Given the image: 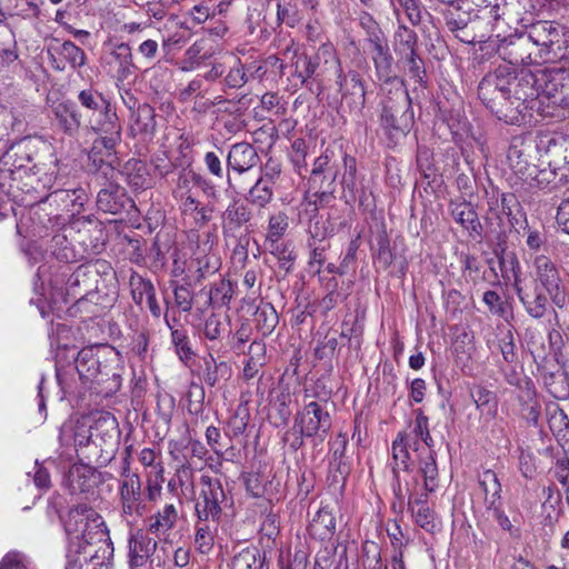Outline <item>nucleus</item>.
Returning a JSON list of instances; mask_svg holds the SVG:
<instances>
[{
	"mask_svg": "<svg viewBox=\"0 0 569 569\" xmlns=\"http://www.w3.org/2000/svg\"><path fill=\"white\" fill-rule=\"evenodd\" d=\"M288 216L279 211L273 213L268 219V228L266 233V243L279 241L288 229Z\"/></svg>",
	"mask_w": 569,
	"mask_h": 569,
	"instance_id": "nucleus-54",
	"label": "nucleus"
},
{
	"mask_svg": "<svg viewBox=\"0 0 569 569\" xmlns=\"http://www.w3.org/2000/svg\"><path fill=\"white\" fill-rule=\"evenodd\" d=\"M52 201L60 203L71 214L80 213L88 201V193L83 188L57 189L49 196Z\"/></svg>",
	"mask_w": 569,
	"mask_h": 569,
	"instance_id": "nucleus-37",
	"label": "nucleus"
},
{
	"mask_svg": "<svg viewBox=\"0 0 569 569\" xmlns=\"http://www.w3.org/2000/svg\"><path fill=\"white\" fill-rule=\"evenodd\" d=\"M74 368L82 383L100 382V377L108 376L107 366H102L99 356L93 347L83 348L78 352L74 361Z\"/></svg>",
	"mask_w": 569,
	"mask_h": 569,
	"instance_id": "nucleus-22",
	"label": "nucleus"
},
{
	"mask_svg": "<svg viewBox=\"0 0 569 569\" xmlns=\"http://www.w3.org/2000/svg\"><path fill=\"white\" fill-rule=\"evenodd\" d=\"M322 62L325 64L323 72L329 69L339 70L340 61L331 46H321L316 54L311 57L295 53L292 57V76L300 84H305L308 79L317 74V70Z\"/></svg>",
	"mask_w": 569,
	"mask_h": 569,
	"instance_id": "nucleus-12",
	"label": "nucleus"
},
{
	"mask_svg": "<svg viewBox=\"0 0 569 569\" xmlns=\"http://www.w3.org/2000/svg\"><path fill=\"white\" fill-rule=\"evenodd\" d=\"M419 472L423 478L426 493L435 492L439 487V473L433 449L420 459Z\"/></svg>",
	"mask_w": 569,
	"mask_h": 569,
	"instance_id": "nucleus-41",
	"label": "nucleus"
},
{
	"mask_svg": "<svg viewBox=\"0 0 569 569\" xmlns=\"http://www.w3.org/2000/svg\"><path fill=\"white\" fill-rule=\"evenodd\" d=\"M232 298V286L230 281L221 279L214 282L209 291V303L213 307L228 306Z\"/></svg>",
	"mask_w": 569,
	"mask_h": 569,
	"instance_id": "nucleus-58",
	"label": "nucleus"
},
{
	"mask_svg": "<svg viewBox=\"0 0 569 569\" xmlns=\"http://www.w3.org/2000/svg\"><path fill=\"white\" fill-rule=\"evenodd\" d=\"M158 542L150 536L137 532L129 539V565L132 569L146 567L152 562Z\"/></svg>",
	"mask_w": 569,
	"mask_h": 569,
	"instance_id": "nucleus-27",
	"label": "nucleus"
},
{
	"mask_svg": "<svg viewBox=\"0 0 569 569\" xmlns=\"http://www.w3.org/2000/svg\"><path fill=\"white\" fill-rule=\"evenodd\" d=\"M540 59L569 58V27L556 21L539 20L525 31Z\"/></svg>",
	"mask_w": 569,
	"mask_h": 569,
	"instance_id": "nucleus-4",
	"label": "nucleus"
},
{
	"mask_svg": "<svg viewBox=\"0 0 569 569\" xmlns=\"http://www.w3.org/2000/svg\"><path fill=\"white\" fill-rule=\"evenodd\" d=\"M272 198L273 191L262 178H258L256 183L249 189L248 200L260 208L266 207Z\"/></svg>",
	"mask_w": 569,
	"mask_h": 569,
	"instance_id": "nucleus-57",
	"label": "nucleus"
},
{
	"mask_svg": "<svg viewBox=\"0 0 569 569\" xmlns=\"http://www.w3.org/2000/svg\"><path fill=\"white\" fill-rule=\"evenodd\" d=\"M179 520V511L174 503H166L147 519V531L161 539L167 537Z\"/></svg>",
	"mask_w": 569,
	"mask_h": 569,
	"instance_id": "nucleus-28",
	"label": "nucleus"
},
{
	"mask_svg": "<svg viewBox=\"0 0 569 569\" xmlns=\"http://www.w3.org/2000/svg\"><path fill=\"white\" fill-rule=\"evenodd\" d=\"M130 134L142 141L150 140L156 132L154 109L148 104H140L130 118Z\"/></svg>",
	"mask_w": 569,
	"mask_h": 569,
	"instance_id": "nucleus-29",
	"label": "nucleus"
},
{
	"mask_svg": "<svg viewBox=\"0 0 569 569\" xmlns=\"http://www.w3.org/2000/svg\"><path fill=\"white\" fill-rule=\"evenodd\" d=\"M512 272L515 276V289L526 311L532 318H542L547 311L548 297L542 292V288L538 284L522 286L518 276L520 269L519 262L516 259L511 260Z\"/></svg>",
	"mask_w": 569,
	"mask_h": 569,
	"instance_id": "nucleus-17",
	"label": "nucleus"
},
{
	"mask_svg": "<svg viewBox=\"0 0 569 569\" xmlns=\"http://www.w3.org/2000/svg\"><path fill=\"white\" fill-rule=\"evenodd\" d=\"M409 448L413 449L415 451L419 450L417 442H411L410 435H406V432H399L392 442V459L395 462V470H410L411 461Z\"/></svg>",
	"mask_w": 569,
	"mask_h": 569,
	"instance_id": "nucleus-38",
	"label": "nucleus"
},
{
	"mask_svg": "<svg viewBox=\"0 0 569 569\" xmlns=\"http://www.w3.org/2000/svg\"><path fill=\"white\" fill-rule=\"evenodd\" d=\"M53 124L68 137H76L81 128V113L69 100H57L50 104Z\"/></svg>",
	"mask_w": 569,
	"mask_h": 569,
	"instance_id": "nucleus-21",
	"label": "nucleus"
},
{
	"mask_svg": "<svg viewBox=\"0 0 569 569\" xmlns=\"http://www.w3.org/2000/svg\"><path fill=\"white\" fill-rule=\"evenodd\" d=\"M17 41L14 32L9 26L0 27V58L6 64H10L18 59Z\"/></svg>",
	"mask_w": 569,
	"mask_h": 569,
	"instance_id": "nucleus-50",
	"label": "nucleus"
},
{
	"mask_svg": "<svg viewBox=\"0 0 569 569\" xmlns=\"http://www.w3.org/2000/svg\"><path fill=\"white\" fill-rule=\"evenodd\" d=\"M529 149L530 146H527L521 139H515L507 152L509 167L515 174L526 182L535 179L537 173V168L529 161Z\"/></svg>",
	"mask_w": 569,
	"mask_h": 569,
	"instance_id": "nucleus-24",
	"label": "nucleus"
},
{
	"mask_svg": "<svg viewBox=\"0 0 569 569\" xmlns=\"http://www.w3.org/2000/svg\"><path fill=\"white\" fill-rule=\"evenodd\" d=\"M197 266L198 280L204 279L207 276L214 273L220 268L219 258L211 252L208 253H196L193 260Z\"/></svg>",
	"mask_w": 569,
	"mask_h": 569,
	"instance_id": "nucleus-60",
	"label": "nucleus"
},
{
	"mask_svg": "<svg viewBox=\"0 0 569 569\" xmlns=\"http://www.w3.org/2000/svg\"><path fill=\"white\" fill-rule=\"evenodd\" d=\"M124 169L128 183L134 189H146L150 186L151 179L147 166L142 161H129Z\"/></svg>",
	"mask_w": 569,
	"mask_h": 569,
	"instance_id": "nucleus-49",
	"label": "nucleus"
},
{
	"mask_svg": "<svg viewBox=\"0 0 569 569\" xmlns=\"http://www.w3.org/2000/svg\"><path fill=\"white\" fill-rule=\"evenodd\" d=\"M331 416L326 402L310 401L296 416L295 427L301 436L325 440L331 429Z\"/></svg>",
	"mask_w": 569,
	"mask_h": 569,
	"instance_id": "nucleus-10",
	"label": "nucleus"
},
{
	"mask_svg": "<svg viewBox=\"0 0 569 569\" xmlns=\"http://www.w3.org/2000/svg\"><path fill=\"white\" fill-rule=\"evenodd\" d=\"M532 268L533 284L541 287L556 306L562 307L566 302V293L557 264L549 257L537 254L533 258Z\"/></svg>",
	"mask_w": 569,
	"mask_h": 569,
	"instance_id": "nucleus-11",
	"label": "nucleus"
},
{
	"mask_svg": "<svg viewBox=\"0 0 569 569\" xmlns=\"http://www.w3.org/2000/svg\"><path fill=\"white\" fill-rule=\"evenodd\" d=\"M483 303L488 307L490 313L507 319L509 315L508 303L495 290H487L482 296Z\"/></svg>",
	"mask_w": 569,
	"mask_h": 569,
	"instance_id": "nucleus-61",
	"label": "nucleus"
},
{
	"mask_svg": "<svg viewBox=\"0 0 569 569\" xmlns=\"http://www.w3.org/2000/svg\"><path fill=\"white\" fill-rule=\"evenodd\" d=\"M230 320L219 313H211L203 322V335L209 340H217L227 330Z\"/></svg>",
	"mask_w": 569,
	"mask_h": 569,
	"instance_id": "nucleus-59",
	"label": "nucleus"
},
{
	"mask_svg": "<svg viewBox=\"0 0 569 569\" xmlns=\"http://www.w3.org/2000/svg\"><path fill=\"white\" fill-rule=\"evenodd\" d=\"M232 505V497L227 492L219 479L209 476L200 478V490L194 499V516L197 520L220 523L226 511Z\"/></svg>",
	"mask_w": 569,
	"mask_h": 569,
	"instance_id": "nucleus-5",
	"label": "nucleus"
},
{
	"mask_svg": "<svg viewBox=\"0 0 569 569\" xmlns=\"http://www.w3.org/2000/svg\"><path fill=\"white\" fill-rule=\"evenodd\" d=\"M243 482L247 491L256 498L263 497L268 493L272 485L269 476L259 471L243 475Z\"/></svg>",
	"mask_w": 569,
	"mask_h": 569,
	"instance_id": "nucleus-52",
	"label": "nucleus"
},
{
	"mask_svg": "<svg viewBox=\"0 0 569 569\" xmlns=\"http://www.w3.org/2000/svg\"><path fill=\"white\" fill-rule=\"evenodd\" d=\"M167 326L171 330V341L176 348V352L182 361L191 359L193 352L190 347L189 337L183 329H173L170 325L168 317H164Z\"/></svg>",
	"mask_w": 569,
	"mask_h": 569,
	"instance_id": "nucleus-56",
	"label": "nucleus"
},
{
	"mask_svg": "<svg viewBox=\"0 0 569 569\" xmlns=\"http://www.w3.org/2000/svg\"><path fill=\"white\" fill-rule=\"evenodd\" d=\"M232 373L231 367L226 361H218L212 355L203 358L201 378L209 387H216L221 381L230 379Z\"/></svg>",
	"mask_w": 569,
	"mask_h": 569,
	"instance_id": "nucleus-36",
	"label": "nucleus"
},
{
	"mask_svg": "<svg viewBox=\"0 0 569 569\" xmlns=\"http://www.w3.org/2000/svg\"><path fill=\"white\" fill-rule=\"evenodd\" d=\"M427 493L419 497H409L408 507L415 519V522L427 532L435 533L440 530L435 511L427 505Z\"/></svg>",
	"mask_w": 569,
	"mask_h": 569,
	"instance_id": "nucleus-30",
	"label": "nucleus"
},
{
	"mask_svg": "<svg viewBox=\"0 0 569 569\" xmlns=\"http://www.w3.org/2000/svg\"><path fill=\"white\" fill-rule=\"evenodd\" d=\"M266 359V343L262 341H253L249 347L248 360L243 368V378L246 380L253 379Z\"/></svg>",
	"mask_w": 569,
	"mask_h": 569,
	"instance_id": "nucleus-44",
	"label": "nucleus"
},
{
	"mask_svg": "<svg viewBox=\"0 0 569 569\" xmlns=\"http://www.w3.org/2000/svg\"><path fill=\"white\" fill-rule=\"evenodd\" d=\"M128 202L126 192L119 186L110 184L108 188L101 189L97 196L98 208L107 213H120Z\"/></svg>",
	"mask_w": 569,
	"mask_h": 569,
	"instance_id": "nucleus-35",
	"label": "nucleus"
},
{
	"mask_svg": "<svg viewBox=\"0 0 569 569\" xmlns=\"http://www.w3.org/2000/svg\"><path fill=\"white\" fill-rule=\"evenodd\" d=\"M345 173L341 179V184L345 190H348L351 194H355L357 189V162L356 159L349 154H345L342 158Z\"/></svg>",
	"mask_w": 569,
	"mask_h": 569,
	"instance_id": "nucleus-63",
	"label": "nucleus"
},
{
	"mask_svg": "<svg viewBox=\"0 0 569 569\" xmlns=\"http://www.w3.org/2000/svg\"><path fill=\"white\" fill-rule=\"evenodd\" d=\"M450 212L453 220L459 223L470 237H479L482 226L473 206L470 202H455L450 204Z\"/></svg>",
	"mask_w": 569,
	"mask_h": 569,
	"instance_id": "nucleus-31",
	"label": "nucleus"
},
{
	"mask_svg": "<svg viewBox=\"0 0 569 569\" xmlns=\"http://www.w3.org/2000/svg\"><path fill=\"white\" fill-rule=\"evenodd\" d=\"M264 557L257 547H247L234 555L231 569H262Z\"/></svg>",
	"mask_w": 569,
	"mask_h": 569,
	"instance_id": "nucleus-45",
	"label": "nucleus"
},
{
	"mask_svg": "<svg viewBox=\"0 0 569 569\" xmlns=\"http://www.w3.org/2000/svg\"><path fill=\"white\" fill-rule=\"evenodd\" d=\"M478 97L499 118L508 117L511 100L509 69L499 67L493 73L483 77L478 86Z\"/></svg>",
	"mask_w": 569,
	"mask_h": 569,
	"instance_id": "nucleus-7",
	"label": "nucleus"
},
{
	"mask_svg": "<svg viewBox=\"0 0 569 569\" xmlns=\"http://www.w3.org/2000/svg\"><path fill=\"white\" fill-rule=\"evenodd\" d=\"M547 420L552 435L557 439L569 438V418L565 411L556 403L547 406Z\"/></svg>",
	"mask_w": 569,
	"mask_h": 569,
	"instance_id": "nucleus-42",
	"label": "nucleus"
},
{
	"mask_svg": "<svg viewBox=\"0 0 569 569\" xmlns=\"http://www.w3.org/2000/svg\"><path fill=\"white\" fill-rule=\"evenodd\" d=\"M252 218L251 208L242 200H232L221 214V228L224 237L234 236Z\"/></svg>",
	"mask_w": 569,
	"mask_h": 569,
	"instance_id": "nucleus-23",
	"label": "nucleus"
},
{
	"mask_svg": "<svg viewBox=\"0 0 569 569\" xmlns=\"http://www.w3.org/2000/svg\"><path fill=\"white\" fill-rule=\"evenodd\" d=\"M51 67L57 71H64L67 66L78 70L87 63L86 52L70 40L48 48Z\"/></svg>",
	"mask_w": 569,
	"mask_h": 569,
	"instance_id": "nucleus-19",
	"label": "nucleus"
},
{
	"mask_svg": "<svg viewBox=\"0 0 569 569\" xmlns=\"http://www.w3.org/2000/svg\"><path fill=\"white\" fill-rule=\"evenodd\" d=\"M269 244L270 253L278 260L279 268L286 273L292 270L296 260V253L290 242H271Z\"/></svg>",
	"mask_w": 569,
	"mask_h": 569,
	"instance_id": "nucleus-51",
	"label": "nucleus"
},
{
	"mask_svg": "<svg viewBox=\"0 0 569 569\" xmlns=\"http://www.w3.org/2000/svg\"><path fill=\"white\" fill-rule=\"evenodd\" d=\"M101 64L116 79L118 88L137 70L131 47L124 42L112 46L110 51L102 56Z\"/></svg>",
	"mask_w": 569,
	"mask_h": 569,
	"instance_id": "nucleus-16",
	"label": "nucleus"
},
{
	"mask_svg": "<svg viewBox=\"0 0 569 569\" xmlns=\"http://www.w3.org/2000/svg\"><path fill=\"white\" fill-rule=\"evenodd\" d=\"M122 479L119 481V496L122 515L143 516L146 505L142 500L141 480L138 473L130 472L129 463L122 470Z\"/></svg>",
	"mask_w": 569,
	"mask_h": 569,
	"instance_id": "nucleus-14",
	"label": "nucleus"
},
{
	"mask_svg": "<svg viewBox=\"0 0 569 569\" xmlns=\"http://www.w3.org/2000/svg\"><path fill=\"white\" fill-rule=\"evenodd\" d=\"M219 523L196 520L194 523V547L202 555H208L218 535Z\"/></svg>",
	"mask_w": 569,
	"mask_h": 569,
	"instance_id": "nucleus-39",
	"label": "nucleus"
},
{
	"mask_svg": "<svg viewBox=\"0 0 569 569\" xmlns=\"http://www.w3.org/2000/svg\"><path fill=\"white\" fill-rule=\"evenodd\" d=\"M256 327L263 337L271 335L279 322V317L272 305L258 307L254 316Z\"/></svg>",
	"mask_w": 569,
	"mask_h": 569,
	"instance_id": "nucleus-48",
	"label": "nucleus"
},
{
	"mask_svg": "<svg viewBox=\"0 0 569 569\" xmlns=\"http://www.w3.org/2000/svg\"><path fill=\"white\" fill-rule=\"evenodd\" d=\"M260 161V158L248 142H238L230 147L227 156L228 170H232L237 174L250 172Z\"/></svg>",
	"mask_w": 569,
	"mask_h": 569,
	"instance_id": "nucleus-26",
	"label": "nucleus"
},
{
	"mask_svg": "<svg viewBox=\"0 0 569 569\" xmlns=\"http://www.w3.org/2000/svg\"><path fill=\"white\" fill-rule=\"evenodd\" d=\"M270 403L277 410L280 423L286 425L291 415V390L288 383L281 381L271 390Z\"/></svg>",
	"mask_w": 569,
	"mask_h": 569,
	"instance_id": "nucleus-40",
	"label": "nucleus"
},
{
	"mask_svg": "<svg viewBox=\"0 0 569 569\" xmlns=\"http://www.w3.org/2000/svg\"><path fill=\"white\" fill-rule=\"evenodd\" d=\"M68 537L66 569H82L91 562L92 569L104 563L113 552L102 517L91 507L80 503L71 508L64 520Z\"/></svg>",
	"mask_w": 569,
	"mask_h": 569,
	"instance_id": "nucleus-1",
	"label": "nucleus"
},
{
	"mask_svg": "<svg viewBox=\"0 0 569 569\" xmlns=\"http://www.w3.org/2000/svg\"><path fill=\"white\" fill-rule=\"evenodd\" d=\"M333 151L326 149L322 154L315 159L310 172L309 183L311 188H319L315 192V203L328 202L332 198L333 183L337 179V170L330 167Z\"/></svg>",
	"mask_w": 569,
	"mask_h": 569,
	"instance_id": "nucleus-13",
	"label": "nucleus"
},
{
	"mask_svg": "<svg viewBox=\"0 0 569 569\" xmlns=\"http://www.w3.org/2000/svg\"><path fill=\"white\" fill-rule=\"evenodd\" d=\"M0 569H31V562L23 552L12 550L0 560Z\"/></svg>",
	"mask_w": 569,
	"mask_h": 569,
	"instance_id": "nucleus-64",
	"label": "nucleus"
},
{
	"mask_svg": "<svg viewBox=\"0 0 569 569\" xmlns=\"http://www.w3.org/2000/svg\"><path fill=\"white\" fill-rule=\"evenodd\" d=\"M337 73L339 90L342 101L348 106L349 110L355 113H361L366 106V88L365 83L357 71L350 70L342 72L341 67L335 71Z\"/></svg>",
	"mask_w": 569,
	"mask_h": 569,
	"instance_id": "nucleus-18",
	"label": "nucleus"
},
{
	"mask_svg": "<svg viewBox=\"0 0 569 569\" xmlns=\"http://www.w3.org/2000/svg\"><path fill=\"white\" fill-rule=\"evenodd\" d=\"M388 94L381 100L379 116L380 127L387 138L388 146L399 144L415 124L412 101L402 81L389 78L386 81Z\"/></svg>",
	"mask_w": 569,
	"mask_h": 569,
	"instance_id": "nucleus-3",
	"label": "nucleus"
},
{
	"mask_svg": "<svg viewBox=\"0 0 569 569\" xmlns=\"http://www.w3.org/2000/svg\"><path fill=\"white\" fill-rule=\"evenodd\" d=\"M406 435H410L411 442H417V447L420 448L419 440L422 441L428 450H432L435 442L429 432L428 426V417L423 415L421 410L417 411L416 419L411 425L410 432H406Z\"/></svg>",
	"mask_w": 569,
	"mask_h": 569,
	"instance_id": "nucleus-47",
	"label": "nucleus"
},
{
	"mask_svg": "<svg viewBox=\"0 0 569 569\" xmlns=\"http://www.w3.org/2000/svg\"><path fill=\"white\" fill-rule=\"evenodd\" d=\"M540 108L548 106L569 109V73L561 68H538Z\"/></svg>",
	"mask_w": 569,
	"mask_h": 569,
	"instance_id": "nucleus-9",
	"label": "nucleus"
},
{
	"mask_svg": "<svg viewBox=\"0 0 569 569\" xmlns=\"http://www.w3.org/2000/svg\"><path fill=\"white\" fill-rule=\"evenodd\" d=\"M539 71L522 69L512 74L509 71V87L511 88L510 111L525 114L528 110L540 111Z\"/></svg>",
	"mask_w": 569,
	"mask_h": 569,
	"instance_id": "nucleus-8",
	"label": "nucleus"
},
{
	"mask_svg": "<svg viewBox=\"0 0 569 569\" xmlns=\"http://www.w3.org/2000/svg\"><path fill=\"white\" fill-rule=\"evenodd\" d=\"M92 223L89 218H77L67 226H63L51 238V251L57 259L64 262H74L82 260L88 251V244L81 231Z\"/></svg>",
	"mask_w": 569,
	"mask_h": 569,
	"instance_id": "nucleus-6",
	"label": "nucleus"
},
{
	"mask_svg": "<svg viewBox=\"0 0 569 569\" xmlns=\"http://www.w3.org/2000/svg\"><path fill=\"white\" fill-rule=\"evenodd\" d=\"M471 11L472 9H468L462 2L458 7L448 9L445 13V19L449 30L452 32L463 30L471 20Z\"/></svg>",
	"mask_w": 569,
	"mask_h": 569,
	"instance_id": "nucleus-53",
	"label": "nucleus"
},
{
	"mask_svg": "<svg viewBox=\"0 0 569 569\" xmlns=\"http://www.w3.org/2000/svg\"><path fill=\"white\" fill-rule=\"evenodd\" d=\"M462 3L468 9L477 11L476 18L487 19L492 24V29L500 20L510 16L511 3L508 0H462Z\"/></svg>",
	"mask_w": 569,
	"mask_h": 569,
	"instance_id": "nucleus-25",
	"label": "nucleus"
},
{
	"mask_svg": "<svg viewBox=\"0 0 569 569\" xmlns=\"http://www.w3.org/2000/svg\"><path fill=\"white\" fill-rule=\"evenodd\" d=\"M337 521L333 508L321 505L310 522V533L320 540H327L335 535Z\"/></svg>",
	"mask_w": 569,
	"mask_h": 569,
	"instance_id": "nucleus-32",
	"label": "nucleus"
},
{
	"mask_svg": "<svg viewBox=\"0 0 569 569\" xmlns=\"http://www.w3.org/2000/svg\"><path fill=\"white\" fill-rule=\"evenodd\" d=\"M418 36L417 33L400 23L395 33V51L399 56H411L417 49Z\"/></svg>",
	"mask_w": 569,
	"mask_h": 569,
	"instance_id": "nucleus-46",
	"label": "nucleus"
},
{
	"mask_svg": "<svg viewBox=\"0 0 569 569\" xmlns=\"http://www.w3.org/2000/svg\"><path fill=\"white\" fill-rule=\"evenodd\" d=\"M479 485L485 492V502L487 507L500 503L501 483L495 471L490 469L485 470L479 476Z\"/></svg>",
	"mask_w": 569,
	"mask_h": 569,
	"instance_id": "nucleus-43",
	"label": "nucleus"
},
{
	"mask_svg": "<svg viewBox=\"0 0 569 569\" xmlns=\"http://www.w3.org/2000/svg\"><path fill=\"white\" fill-rule=\"evenodd\" d=\"M80 106L91 112L89 129L97 134L89 158L98 169L112 166L116 146L121 141V123L111 101L102 92L89 87L77 96Z\"/></svg>",
	"mask_w": 569,
	"mask_h": 569,
	"instance_id": "nucleus-2",
	"label": "nucleus"
},
{
	"mask_svg": "<svg viewBox=\"0 0 569 569\" xmlns=\"http://www.w3.org/2000/svg\"><path fill=\"white\" fill-rule=\"evenodd\" d=\"M92 440L96 446L111 442L118 435L117 419L109 412L99 413L92 418Z\"/></svg>",
	"mask_w": 569,
	"mask_h": 569,
	"instance_id": "nucleus-33",
	"label": "nucleus"
},
{
	"mask_svg": "<svg viewBox=\"0 0 569 569\" xmlns=\"http://www.w3.org/2000/svg\"><path fill=\"white\" fill-rule=\"evenodd\" d=\"M526 32L503 39L498 47L499 57L511 66L538 63L539 54Z\"/></svg>",
	"mask_w": 569,
	"mask_h": 569,
	"instance_id": "nucleus-15",
	"label": "nucleus"
},
{
	"mask_svg": "<svg viewBox=\"0 0 569 569\" xmlns=\"http://www.w3.org/2000/svg\"><path fill=\"white\" fill-rule=\"evenodd\" d=\"M178 203L182 217L191 219L194 227L201 228L211 220L213 208L201 204L193 196L184 197Z\"/></svg>",
	"mask_w": 569,
	"mask_h": 569,
	"instance_id": "nucleus-34",
	"label": "nucleus"
},
{
	"mask_svg": "<svg viewBox=\"0 0 569 569\" xmlns=\"http://www.w3.org/2000/svg\"><path fill=\"white\" fill-rule=\"evenodd\" d=\"M526 400L521 401V412L523 418L533 427L539 426L541 405L537 400L536 391L528 387L526 391Z\"/></svg>",
	"mask_w": 569,
	"mask_h": 569,
	"instance_id": "nucleus-55",
	"label": "nucleus"
},
{
	"mask_svg": "<svg viewBox=\"0 0 569 569\" xmlns=\"http://www.w3.org/2000/svg\"><path fill=\"white\" fill-rule=\"evenodd\" d=\"M92 432V417L69 419L60 428L59 441L62 447H73L78 450L91 442Z\"/></svg>",
	"mask_w": 569,
	"mask_h": 569,
	"instance_id": "nucleus-20",
	"label": "nucleus"
},
{
	"mask_svg": "<svg viewBox=\"0 0 569 569\" xmlns=\"http://www.w3.org/2000/svg\"><path fill=\"white\" fill-rule=\"evenodd\" d=\"M132 288V297L136 303L140 305L146 299L156 292L153 283L139 274H133L130 280Z\"/></svg>",
	"mask_w": 569,
	"mask_h": 569,
	"instance_id": "nucleus-62",
	"label": "nucleus"
}]
</instances>
